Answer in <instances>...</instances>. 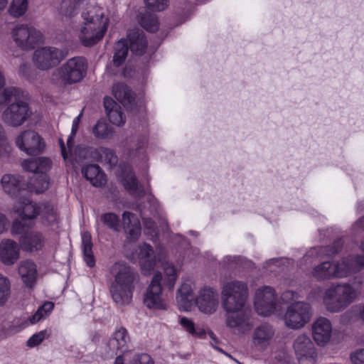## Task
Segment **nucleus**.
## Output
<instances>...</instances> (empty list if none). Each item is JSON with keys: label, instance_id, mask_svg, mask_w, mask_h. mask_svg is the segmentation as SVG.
I'll list each match as a JSON object with an SVG mask.
<instances>
[{"label": "nucleus", "instance_id": "6ab92c4d", "mask_svg": "<svg viewBox=\"0 0 364 364\" xmlns=\"http://www.w3.org/2000/svg\"><path fill=\"white\" fill-rule=\"evenodd\" d=\"M0 183L4 193L13 198H19L23 196V192L26 191L27 184L18 175L4 174Z\"/></svg>", "mask_w": 364, "mask_h": 364}, {"label": "nucleus", "instance_id": "20e7f679", "mask_svg": "<svg viewBox=\"0 0 364 364\" xmlns=\"http://www.w3.org/2000/svg\"><path fill=\"white\" fill-rule=\"evenodd\" d=\"M83 114V110L76 117L72 124L71 133L67 140V147L62 139H59L60 145L61 154L64 159L69 156H74L75 158L80 159H112L116 157L114 152L112 149L105 147H93L88 146L83 144L77 145L72 154V149L74 144V137L78 130L80 122Z\"/></svg>", "mask_w": 364, "mask_h": 364}, {"label": "nucleus", "instance_id": "0e129e2a", "mask_svg": "<svg viewBox=\"0 0 364 364\" xmlns=\"http://www.w3.org/2000/svg\"><path fill=\"white\" fill-rule=\"evenodd\" d=\"M6 84V78L4 73L0 70V89Z\"/></svg>", "mask_w": 364, "mask_h": 364}, {"label": "nucleus", "instance_id": "69168bd1", "mask_svg": "<svg viewBox=\"0 0 364 364\" xmlns=\"http://www.w3.org/2000/svg\"><path fill=\"white\" fill-rule=\"evenodd\" d=\"M28 69V66L26 64H23L20 66L19 71L23 74H26V72Z\"/></svg>", "mask_w": 364, "mask_h": 364}, {"label": "nucleus", "instance_id": "a18cd8bd", "mask_svg": "<svg viewBox=\"0 0 364 364\" xmlns=\"http://www.w3.org/2000/svg\"><path fill=\"white\" fill-rule=\"evenodd\" d=\"M164 284L170 290H173L178 278V274L174 266L169 263L164 264Z\"/></svg>", "mask_w": 364, "mask_h": 364}, {"label": "nucleus", "instance_id": "774afa93", "mask_svg": "<svg viewBox=\"0 0 364 364\" xmlns=\"http://www.w3.org/2000/svg\"><path fill=\"white\" fill-rule=\"evenodd\" d=\"M358 224L362 227V228H364V217L360 218L358 222Z\"/></svg>", "mask_w": 364, "mask_h": 364}, {"label": "nucleus", "instance_id": "13d9d810", "mask_svg": "<svg viewBox=\"0 0 364 364\" xmlns=\"http://www.w3.org/2000/svg\"><path fill=\"white\" fill-rule=\"evenodd\" d=\"M24 224L19 220H16L13 222L11 232L13 235L21 234L25 230Z\"/></svg>", "mask_w": 364, "mask_h": 364}, {"label": "nucleus", "instance_id": "58836bf2", "mask_svg": "<svg viewBox=\"0 0 364 364\" xmlns=\"http://www.w3.org/2000/svg\"><path fill=\"white\" fill-rule=\"evenodd\" d=\"M139 21L141 27L149 32L154 33L159 30V22L156 14L145 11L139 16Z\"/></svg>", "mask_w": 364, "mask_h": 364}, {"label": "nucleus", "instance_id": "4c0bfd02", "mask_svg": "<svg viewBox=\"0 0 364 364\" xmlns=\"http://www.w3.org/2000/svg\"><path fill=\"white\" fill-rule=\"evenodd\" d=\"M22 168L36 175L47 172L50 168V161H23Z\"/></svg>", "mask_w": 364, "mask_h": 364}, {"label": "nucleus", "instance_id": "dca6fc26", "mask_svg": "<svg viewBox=\"0 0 364 364\" xmlns=\"http://www.w3.org/2000/svg\"><path fill=\"white\" fill-rule=\"evenodd\" d=\"M333 326L331 321L323 316L318 317L312 323L311 335L318 346H326L332 338Z\"/></svg>", "mask_w": 364, "mask_h": 364}, {"label": "nucleus", "instance_id": "423d86ee", "mask_svg": "<svg viewBox=\"0 0 364 364\" xmlns=\"http://www.w3.org/2000/svg\"><path fill=\"white\" fill-rule=\"evenodd\" d=\"M247 285L242 281L228 279L223 282L222 306L225 311L242 309L247 297Z\"/></svg>", "mask_w": 364, "mask_h": 364}, {"label": "nucleus", "instance_id": "ea45409f", "mask_svg": "<svg viewBox=\"0 0 364 364\" xmlns=\"http://www.w3.org/2000/svg\"><path fill=\"white\" fill-rule=\"evenodd\" d=\"M178 323L184 331L192 336L202 338L205 336V331L203 328L196 326L194 322L186 316H180Z\"/></svg>", "mask_w": 364, "mask_h": 364}, {"label": "nucleus", "instance_id": "1a4fd4ad", "mask_svg": "<svg viewBox=\"0 0 364 364\" xmlns=\"http://www.w3.org/2000/svg\"><path fill=\"white\" fill-rule=\"evenodd\" d=\"M11 38L15 44L23 50H32L43 41L41 31L27 24H18L14 27Z\"/></svg>", "mask_w": 364, "mask_h": 364}, {"label": "nucleus", "instance_id": "9b49d317", "mask_svg": "<svg viewBox=\"0 0 364 364\" xmlns=\"http://www.w3.org/2000/svg\"><path fill=\"white\" fill-rule=\"evenodd\" d=\"M293 352L299 364H316L318 358L317 349L311 338L299 334L292 341Z\"/></svg>", "mask_w": 364, "mask_h": 364}, {"label": "nucleus", "instance_id": "cd10ccee", "mask_svg": "<svg viewBox=\"0 0 364 364\" xmlns=\"http://www.w3.org/2000/svg\"><path fill=\"white\" fill-rule=\"evenodd\" d=\"M45 237L40 232H32L25 235L21 240L22 250L27 252H38L44 247Z\"/></svg>", "mask_w": 364, "mask_h": 364}, {"label": "nucleus", "instance_id": "bf43d9fd", "mask_svg": "<svg viewBox=\"0 0 364 364\" xmlns=\"http://www.w3.org/2000/svg\"><path fill=\"white\" fill-rule=\"evenodd\" d=\"M350 358L353 364H364V349L353 353Z\"/></svg>", "mask_w": 364, "mask_h": 364}, {"label": "nucleus", "instance_id": "f3484780", "mask_svg": "<svg viewBox=\"0 0 364 364\" xmlns=\"http://www.w3.org/2000/svg\"><path fill=\"white\" fill-rule=\"evenodd\" d=\"M335 278H344L364 267V256L350 257L333 262Z\"/></svg>", "mask_w": 364, "mask_h": 364}, {"label": "nucleus", "instance_id": "473e14b6", "mask_svg": "<svg viewBox=\"0 0 364 364\" xmlns=\"http://www.w3.org/2000/svg\"><path fill=\"white\" fill-rule=\"evenodd\" d=\"M82 173L95 187H100L106 183L105 174L97 165L90 164L82 168Z\"/></svg>", "mask_w": 364, "mask_h": 364}, {"label": "nucleus", "instance_id": "2f4dec72", "mask_svg": "<svg viewBox=\"0 0 364 364\" xmlns=\"http://www.w3.org/2000/svg\"><path fill=\"white\" fill-rule=\"evenodd\" d=\"M122 223L125 232L132 240H136L141 235V225L139 220L134 214L124 212L122 214Z\"/></svg>", "mask_w": 364, "mask_h": 364}, {"label": "nucleus", "instance_id": "e433bc0d", "mask_svg": "<svg viewBox=\"0 0 364 364\" xmlns=\"http://www.w3.org/2000/svg\"><path fill=\"white\" fill-rule=\"evenodd\" d=\"M50 181L47 172L36 175L31 180L30 184L27 185L26 189L30 192L41 193L49 188Z\"/></svg>", "mask_w": 364, "mask_h": 364}, {"label": "nucleus", "instance_id": "6e6552de", "mask_svg": "<svg viewBox=\"0 0 364 364\" xmlns=\"http://www.w3.org/2000/svg\"><path fill=\"white\" fill-rule=\"evenodd\" d=\"M311 306L304 301H295L289 304L283 316L284 325L291 329L304 328L311 320Z\"/></svg>", "mask_w": 364, "mask_h": 364}, {"label": "nucleus", "instance_id": "de8ad7c7", "mask_svg": "<svg viewBox=\"0 0 364 364\" xmlns=\"http://www.w3.org/2000/svg\"><path fill=\"white\" fill-rule=\"evenodd\" d=\"M92 133L98 139H107L112 136V129L103 120H100L92 128Z\"/></svg>", "mask_w": 364, "mask_h": 364}, {"label": "nucleus", "instance_id": "c756f323", "mask_svg": "<svg viewBox=\"0 0 364 364\" xmlns=\"http://www.w3.org/2000/svg\"><path fill=\"white\" fill-rule=\"evenodd\" d=\"M114 364H154V361L147 353L131 350L119 355Z\"/></svg>", "mask_w": 364, "mask_h": 364}, {"label": "nucleus", "instance_id": "2eb2a0df", "mask_svg": "<svg viewBox=\"0 0 364 364\" xmlns=\"http://www.w3.org/2000/svg\"><path fill=\"white\" fill-rule=\"evenodd\" d=\"M225 323L235 333H245L250 330L253 323L250 311L244 307L237 310L225 311Z\"/></svg>", "mask_w": 364, "mask_h": 364}, {"label": "nucleus", "instance_id": "49530a36", "mask_svg": "<svg viewBox=\"0 0 364 364\" xmlns=\"http://www.w3.org/2000/svg\"><path fill=\"white\" fill-rule=\"evenodd\" d=\"M28 8V0H12L9 13L14 17H20L25 14Z\"/></svg>", "mask_w": 364, "mask_h": 364}, {"label": "nucleus", "instance_id": "5701e85b", "mask_svg": "<svg viewBox=\"0 0 364 364\" xmlns=\"http://www.w3.org/2000/svg\"><path fill=\"white\" fill-rule=\"evenodd\" d=\"M19 257V248L16 242L10 239L3 240L0 242V259L6 264H14Z\"/></svg>", "mask_w": 364, "mask_h": 364}, {"label": "nucleus", "instance_id": "4be33fe9", "mask_svg": "<svg viewBox=\"0 0 364 364\" xmlns=\"http://www.w3.org/2000/svg\"><path fill=\"white\" fill-rule=\"evenodd\" d=\"M108 346L112 352L119 351L122 354L124 352H130L131 341L127 331L124 328L116 330L108 342Z\"/></svg>", "mask_w": 364, "mask_h": 364}, {"label": "nucleus", "instance_id": "c03bdc74", "mask_svg": "<svg viewBox=\"0 0 364 364\" xmlns=\"http://www.w3.org/2000/svg\"><path fill=\"white\" fill-rule=\"evenodd\" d=\"M54 308V304L51 301H46L40 306L36 312L29 318L30 323L34 324L47 318Z\"/></svg>", "mask_w": 364, "mask_h": 364}, {"label": "nucleus", "instance_id": "37998d69", "mask_svg": "<svg viewBox=\"0 0 364 364\" xmlns=\"http://www.w3.org/2000/svg\"><path fill=\"white\" fill-rule=\"evenodd\" d=\"M54 308V304L51 301H46L40 306L36 312L29 318L30 323L34 324L47 318Z\"/></svg>", "mask_w": 364, "mask_h": 364}, {"label": "nucleus", "instance_id": "aec40b11", "mask_svg": "<svg viewBox=\"0 0 364 364\" xmlns=\"http://www.w3.org/2000/svg\"><path fill=\"white\" fill-rule=\"evenodd\" d=\"M196 304L201 312L208 314L214 313L218 306L217 291L210 287L203 288L199 291Z\"/></svg>", "mask_w": 364, "mask_h": 364}, {"label": "nucleus", "instance_id": "5fc2aeb1", "mask_svg": "<svg viewBox=\"0 0 364 364\" xmlns=\"http://www.w3.org/2000/svg\"><path fill=\"white\" fill-rule=\"evenodd\" d=\"M146 7L153 11H162L168 7V0H144Z\"/></svg>", "mask_w": 364, "mask_h": 364}, {"label": "nucleus", "instance_id": "09e8293b", "mask_svg": "<svg viewBox=\"0 0 364 364\" xmlns=\"http://www.w3.org/2000/svg\"><path fill=\"white\" fill-rule=\"evenodd\" d=\"M11 294V282L8 277L0 274V306L4 305Z\"/></svg>", "mask_w": 364, "mask_h": 364}, {"label": "nucleus", "instance_id": "4d7b16f0", "mask_svg": "<svg viewBox=\"0 0 364 364\" xmlns=\"http://www.w3.org/2000/svg\"><path fill=\"white\" fill-rule=\"evenodd\" d=\"M298 299L297 294L292 291H286L281 295L280 299L285 304H289Z\"/></svg>", "mask_w": 364, "mask_h": 364}, {"label": "nucleus", "instance_id": "e2e57ef3", "mask_svg": "<svg viewBox=\"0 0 364 364\" xmlns=\"http://www.w3.org/2000/svg\"><path fill=\"white\" fill-rule=\"evenodd\" d=\"M358 314L360 318L363 321L364 323V304L359 306L358 307Z\"/></svg>", "mask_w": 364, "mask_h": 364}, {"label": "nucleus", "instance_id": "39448f33", "mask_svg": "<svg viewBox=\"0 0 364 364\" xmlns=\"http://www.w3.org/2000/svg\"><path fill=\"white\" fill-rule=\"evenodd\" d=\"M111 273L114 276V282L110 287L112 299L119 304L129 303L132 297L133 283L136 278V273L123 262L115 263L111 268Z\"/></svg>", "mask_w": 364, "mask_h": 364}, {"label": "nucleus", "instance_id": "79ce46f5", "mask_svg": "<svg viewBox=\"0 0 364 364\" xmlns=\"http://www.w3.org/2000/svg\"><path fill=\"white\" fill-rule=\"evenodd\" d=\"M129 48L127 41L124 39L119 40L114 46L113 63L114 65L119 66L125 60Z\"/></svg>", "mask_w": 364, "mask_h": 364}, {"label": "nucleus", "instance_id": "a878e982", "mask_svg": "<svg viewBox=\"0 0 364 364\" xmlns=\"http://www.w3.org/2000/svg\"><path fill=\"white\" fill-rule=\"evenodd\" d=\"M139 263L144 274H149L156 264V257L151 245L143 244L139 247Z\"/></svg>", "mask_w": 364, "mask_h": 364}, {"label": "nucleus", "instance_id": "6e6d98bb", "mask_svg": "<svg viewBox=\"0 0 364 364\" xmlns=\"http://www.w3.org/2000/svg\"><path fill=\"white\" fill-rule=\"evenodd\" d=\"M144 227L145 233L151 236L156 235V225L154 222L151 219L144 220Z\"/></svg>", "mask_w": 364, "mask_h": 364}, {"label": "nucleus", "instance_id": "f03ea898", "mask_svg": "<svg viewBox=\"0 0 364 364\" xmlns=\"http://www.w3.org/2000/svg\"><path fill=\"white\" fill-rule=\"evenodd\" d=\"M82 26L79 35L82 43L91 46L100 41L104 36L109 24V18L105 11L98 6H91L82 11Z\"/></svg>", "mask_w": 364, "mask_h": 364}, {"label": "nucleus", "instance_id": "f257e3e1", "mask_svg": "<svg viewBox=\"0 0 364 364\" xmlns=\"http://www.w3.org/2000/svg\"><path fill=\"white\" fill-rule=\"evenodd\" d=\"M5 103L8 107L2 114V120L7 125L18 127L30 117L31 112L21 90L9 87L0 92V107Z\"/></svg>", "mask_w": 364, "mask_h": 364}, {"label": "nucleus", "instance_id": "f704fd0d", "mask_svg": "<svg viewBox=\"0 0 364 364\" xmlns=\"http://www.w3.org/2000/svg\"><path fill=\"white\" fill-rule=\"evenodd\" d=\"M333 262H323L314 267L311 276L319 281L334 279Z\"/></svg>", "mask_w": 364, "mask_h": 364}, {"label": "nucleus", "instance_id": "ddd939ff", "mask_svg": "<svg viewBox=\"0 0 364 364\" xmlns=\"http://www.w3.org/2000/svg\"><path fill=\"white\" fill-rule=\"evenodd\" d=\"M161 280V274L156 273L144 293L143 302L149 309L166 310L168 308V302L162 293Z\"/></svg>", "mask_w": 364, "mask_h": 364}, {"label": "nucleus", "instance_id": "a211bd4d", "mask_svg": "<svg viewBox=\"0 0 364 364\" xmlns=\"http://www.w3.org/2000/svg\"><path fill=\"white\" fill-rule=\"evenodd\" d=\"M274 328L267 323H263L255 328L252 334V345L258 350H266L271 344L274 336Z\"/></svg>", "mask_w": 364, "mask_h": 364}, {"label": "nucleus", "instance_id": "864d4df0", "mask_svg": "<svg viewBox=\"0 0 364 364\" xmlns=\"http://www.w3.org/2000/svg\"><path fill=\"white\" fill-rule=\"evenodd\" d=\"M11 150V146L6 141L4 129L0 124V158L9 157Z\"/></svg>", "mask_w": 364, "mask_h": 364}, {"label": "nucleus", "instance_id": "b1692460", "mask_svg": "<svg viewBox=\"0 0 364 364\" xmlns=\"http://www.w3.org/2000/svg\"><path fill=\"white\" fill-rule=\"evenodd\" d=\"M18 274L23 283L28 288H32L36 283L38 270L36 264L30 259L23 260L18 265Z\"/></svg>", "mask_w": 364, "mask_h": 364}, {"label": "nucleus", "instance_id": "72a5a7b5", "mask_svg": "<svg viewBox=\"0 0 364 364\" xmlns=\"http://www.w3.org/2000/svg\"><path fill=\"white\" fill-rule=\"evenodd\" d=\"M112 93L115 98L124 106H129L134 101V94L130 88L123 83H116L112 87Z\"/></svg>", "mask_w": 364, "mask_h": 364}, {"label": "nucleus", "instance_id": "4468645a", "mask_svg": "<svg viewBox=\"0 0 364 364\" xmlns=\"http://www.w3.org/2000/svg\"><path fill=\"white\" fill-rule=\"evenodd\" d=\"M65 57V55L61 50L46 46L36 50L33 60L38 68L46 70L59 64Z\"/></svg>", "mask_w": 364, "mask_h": 364}, {"label": "nucleus", "instance_id": "c9c22d12", "mask_svg": "<svg viewBox=\"0 0 364 364\" xmlns=\"http://www.w3.org/2000/svg\"><path fill=\"white\" fill-rule=\"evenodd\" d=\"M81 246L84 261L90 267H94L95 259L92 252V237L90 232H85L82 234Z\"/></svg>", "mask_w": 364, "mask_h": 364}, {"label": "nucleus", "instance_id": "f8f14e48", "mask_svg": "<svg viewBox=\"0 0 364 364\" xmlns=\"http://www.w3.org/2000/svg\"><path fill=\"white\" fill-rule=\"evenodd\" d=\"M16 146L27 155L36 156L43 154L46 149L43 139L33 130L21 132L15 139Z\"/></svg>", "mask_w": 364, "mask_h": 364}, {"label": "nucleus", "instance_id": "603ef678", "mask_svg": "<svg viewBox=\"0 0 364 364\" xmlns=\"http://www.w3.org/2000/svg\"><path fill=\"white\" fill-rule=\"evenodd\" d=\"M50 332L48 330H43L37 333L33 334L28 341L27 346L28 347H35L41 344L46 338H49Z\"/></svg>", "mask_w": 364, "mask_h": 364}, {"label": "nucleus", "instance_id": "a19ab883", "mask_svg": "<svg viewBox=\"0 0 364 364\" xmlns=\"http://www.w3.org/2000/svg\"><path fill=\"white\" fill-rule=\"evenodd\" d=\"M123 184L124 187L133 195L136 197H141L144 195L143 188L139 185L132 171H128L124 176Z\"/></svg>", "mask_w": 364, "mask_h": 364}, {"label": "nucleus", "instance_id": "bb28decb", "mask_svg": "<svg viewBox=\"0 0 364 364\" xmlns=\"http://www.w3.org/2000/svg\"><path fill=\"white\" fill-rule=\"evenodd\" d=\"M89 1L90 0H61L58 7V14L63 19H70Z\"/></svg>", "mask_w": 364, "mask_h": 364}, {"label": "nucleus", "instance_id": "3c124183", "mask_svg": "<svg viewBox=\"0 0 364 364\" xmlns=\"http://www.w3.org/2000/svg\"><path fill=\"white\" fill-rule=\"evenodd\" d=\"M40 214L49 223H52L57 220V213L54 207L50 204H42L40 205Z\"/></svg>", "mask_w": 364, "mask_h": 364}, {"label": "nucleus", "instance_id": "7c9ffc66", "mask_svg": "<svg viewBox=\"0 0 364 364\" xmlns=\"http://www.w3.org/2000/svg\"><path fill=\"white\" fill-rule=\"evenodd\" d=\"M104 106L111 123L117 126H122L125 122V117L121 107L110 97H105Z\"/></svg>", "mask_w": 364, "mask_h": 364}, {"label": "nucleus", "instance_id": "338daca9", "mask_svg": "<svg viewBox=\"0 0 364 364\" xmlns=\"http://www.w3.org/2000/svg\"><path fill=\"white\" fill-rule=\"evenodd\" d=\"M7 3V0H0V11L6 8Z\"/></svg>", "mask_w": 364, "mask_h": 364}, {"label": "nucleus", "instance_id": "052dcab7", "mask_svg": "<svg viewBox=\"0 0 364 364\" xmlns=\"http://www.w3.org/2000/svg\"><path fill=\"white\" fill-rule=\"evenodd\" d=\"M9 220L5 215L0 213V235L5 232L7 230Z\"/></svg>", "mask_w": 364, "mask_h": 364}, {"label": "nucleus", "instance_id": "9d476101", "mask_svg": "<svg viewBox=\"0 0 364 364\" xmlns=\"http://www.w3.org/2000/svg\"><path fill=\"white\" fill-rule=\"evenodd\" d=\"M254 306L257 313L264 316L279 312L282 309L274 289L269 286L260 287L256 291Z\"/></svg>", "mask_w": 364, "mask_h": 364}, {"label": "nucleus", "instance_id": "7ed1b4c3", "mask_svg": "<svg viewBox=\"0 0 364 364\" xmlns=\"http://www.w3.org/2000/svg\"><path fill=\"white\" fill-rule=\"evenodd\" d=\"M361 293L360 284L338 282L329 286L323 295V304L331 313H338L353 303Z\"/></svg>", "mask_w": 364, "mask_h": 364}, {"label": "nucleus", "instance_id": "412c9836", "mask_svg": "<svg viewBox=\"0 0 364 364\" xmlns=\"http://www.w3.org/2000/svg\"><path fill=\"white\" fill-rule=\"evenodd\" d=\"M40 205L31 201L26 197H20L13 206V210L23 220H33L40 215Z\"/></svg>", "mask_w": 364, "mask_h": 364}, {"label": "nucleus", "instance_id": "680f3d73", "mask_svg": "<svg viewBox=\"0 0 364 364\" xmlns=\"http://www.w3.org/2000/svg\"><path fill=\"white\" fill-rule=\"evenodd\" d=\"M352 314V310L348 311L341 316V321L343 323H347L350 321V316Z\"/></svg>", "mask_w": 364, "mask_h": 364}, {"label": "nucleus", "instance_id": "8fccbe9b", "mask_svg": "<svg viewBox=\"0 0 364 364\" xmlns=\"http://www.w3.org/2000/svg\"><path fill=\"white\" fill-rule=\"evenodd\" d=\"M102 221L110 229L118 232L120 230V223L119 217L112 213L103 214L101 216Z\"/></svg>", "mask_w": 364, "mask_h": 364}, {"label": "nucleus", "instance_id": "c85d7f7f", "mask_svg": "<svg viewBox=\"0 0 364 364\" xmlns=\"http://www.w3.org/2000/svg\"><path fill=\"white\" fill-rule=\"evenodd\" d=\"M193 301L192 282H183L178 289L176 296L178 308L183 311H189L193 306Z\"/></svg>", "mask_w": 364, "mask_h": 364}, {"label": "nucleus", "instance_id": "393cba45", "mask_svg": "<svg viewBox=\"0 0 364 364\" xmlns=\"http://www.w3.org/2000/svg\"><path fill=\"white\" fill-rule=\"evenodd\" d=\"M127 38L129 48L132 53L136 55H142L147 48V41L144 32L138 28L129 30Z\"/></svg>", "mask_w": 364, "mask_h": 364}, {"label": "nucleus", "instance_id": "0eeeda50", "mask_svg": "<svg viewBox=\"0 0 364 364\" xmlns=\"http://www.w3.org/2000/svg\"><path fill=\"white\" fill-rule=\"evenodd\" d=\"M87 63L83 57H73L68 60L53 73V80L63 85L80 82L86 75Z\"/></svg>", "mask_w": 364, "mask_h": 364}]
</instances>
